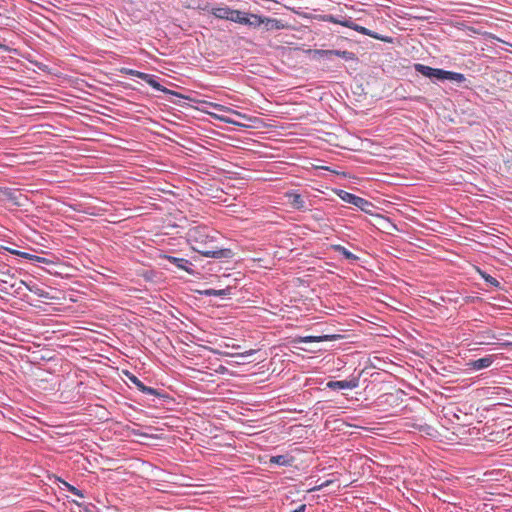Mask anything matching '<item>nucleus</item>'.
I'll return each mask as SVG.
<instances>
[{
	"label": "nucleus",
	"instance_id": "f257e3e1",
	"mask_svg": "<svg viewBox=\"0 0 512 512\" xmlns=\"http://www.w3.org/2000/svg\"><path fill=\"white\" fill-rule=\"evenodd\" d=\"M319 19L324 21V22H329V23H334V24H339V25H342L344 27H347V28H350L352 30H355L363 35H367V36H370L374 39H377V40H380V41H383L385 43H392L393 42V38L390 37V36H384V35H380L378 34L377 32H374L372 30H369L357 23H355L354 21H352L351 17H337V16H334L332 14H324V15H320L319 16Z\"/></svg>",
	"mask_w": 512,
	"mask_h": 512
},
{
	"label": "nucleus",
	"instance_id": "f03ea898",
	"mask_svg": "<svg viewBox=\"0 0 512 512\" xmlns=\"http://www.w3.org/2000/svg\"><path fill=\"white\" fill-rule=\"evenodd\" d=\"M413 67L417 73L429 78L433 82L450 80L462 83L466 81V77L462 73L447 71L440 68H432L421 63H415Z\"/></svg>",
	"mask_w": 512,
	"mask_h": 512
},
{
	"label": "nucleus",
	"instance_id": "7ed1b4c3",
	"mask_svg": "<svg viewBox=\"0 0 512 512\" xmlns=\"http://www.w3.org/2000/svg\"><path fill=\"white\" fill-rule=\"evenodd\" d=\"M213 243V240L205 242L196 241V244H193V250L209 258L222 259L233 257L234 253L231 249L218 248Z\"/></svg>",
	"mask_w": 512,
	"mask_h": 512
},
{
	"label": "nucleus",
	"instance_id": "20e7f679",
	"mask_svg": "<svg viewBox=\"0 0 512 512\" xmlns=\"http://www.w3.org/2000/svg\"><path fill=\"white\" fill-rule=\"evenodd\" d=\"M337 195L340 197L341 200L358 207L361 211L368 213V214L372 213V209L374 208V205L372 202L368 201L367 199H364L362 197H359L355 194H352V193L344 191V190H339Z\"/></svg>",
	"mask_w": 512,
	"mask_h": 512
},
{
	"label": "nucleus",
	"instance_id": "39448f33",
	"mask_svg": "<svg viewBox=\"0 0 512 512\" xmlns=\"http://www.w3.org/2000/svg\"><path fill=\"white\" fill-rule=\"evenodd\" d=\"M314 59L326 58L332 59V56H338L343 58L346 61H354L357 60V56L354 52L347 50H323V49H313L309 50Z\"/></svg>",
	"mask_w": 512,
	"mask_h": 512
},
{
	"label": "nucleus",
	"instance_id": "423d86ee",
	"mask_svg": "<svg viewBox=\"0 0 512 512\" xmlns=\"http://www.w3.org/2000/svg\"><path fill=\"white\" fill-rule=\"evenodd\" d=\"M145 82L148 83L154 89L161 91L167 95L172 96L171 98L168 99V101H170L173 104L179 105L181 102V99H186V97L183 96L182 94H180L176 91L170 90V89L164 87L163 85H161L157 81V77L155 75L148 74L147 78L145 79Z\"/></svg>",
	"mask_w": 512,
	"mask_h": 512
},
{
	"label": "nucleus",
	"instance_id": "0eeeda50",
	"mask_svg": "<svg viewBox=\"0 0 512 512\" xmlns=\"http://www.w3.org/2000/svg\"><path fill=\"white\" fill-rule=\"evenodd\" d=\"M126 376L129 379V381L131 383H133L137 387V389L139 391H141L142 393L148 394V395H153L158 398H169V396L166 393L161 392L155 388L146 386L138 377H136L131 372H126Z\"/></svg>",
	"mask_w": 512,
	"mask_h": 512
},
{
	"label": "nucleus",
	"instance_id": "6e6552de",
	"mask_svg": "<svg viewBox=\"0 0 512 512\" xmlns=\"http://www.w3.org/2000/svg\"><path fill=\"white\" fill-rule=\"evenodd\" d=\"M161 258L164 260H167L169 263L173 264L178 269L184 270V271L188 272L189 274L194 273L193 269L190 268V266H192V263L187 259L178 258L175 256L166 255V254L161 256Z\"/></svg>",
	"mask_w": 512,
	"mask_h": 512
},
{
	"label": "nucleus",
	"instance_id": "1a4fd4ad",
	"mask_svg": "<svg viewBox=\"0 0 512 512\" xmlns=\"http://www.w3.org/2000/svg\"><path fill=\"white\" fill-rule=\"evenodd\" d=\"M212 238H209V236L206 234V228L203 227H196L188 232V241L193 246V244H196V241L205 242V241H211Z\"/></svg>",
	"mask_w": 512,
	"mask_h": 512
},
{
	"label": "nucleus",
	"instance_id": "9d476101",
	"mask_svg": "<svg viewBox=\"0 0 512 512\" xmlns=\"http://www.w3.org/2000/svg\"><path fill=\"white\" fill-rule=\"evenodd\" d=\"M494 360L495 355H486L485 357L477 360H470L466 363V366L471 370H481L490 367Z\"/></svg>",
	"mask_w": 512,
	"mask_h": 512
},
{
	"label": "nucleus",
	"instance_id": "9b49d317",
	"mask_svg": "<svg viewBox=\"0 0 512 512\" xmlns=\"http://www.w3.org/2000/svg\"><path fill=\"white\" fill-rule=\"evenodd\" d=\"M357 386L358 379L356 378H353L351 380L329 381L326 384V387L332 390L354 389Z\"/></svg>",
	"mask_w": 512,
	"mask_h": 512
},
{
	"label": "nucleus",
	"instance_id": "f8f14e48",
	"mask_svg": "<svg viewBox=\"0 0 512 512\" xmlns=\"http://www.w3.org/2000/svg\"><path fill=\"white\" fill-rule=\"evenodd\" d=\"M262 20V25H264L266 31L283 30L289 27L287 23H284L282 20L275 18L262 16Z\"/></svg>",
	"mask_w": 512,
	"mask_h": 512
},
{
	"label": "nucleus",
	"instance_id": "ddd939ff",
	"mask_svg": "<svg viewBox=\"0 0 512 512\" xmlns=\"http://www.w3.org/2000/svg\"><path fill=\"white\" fill-rule=\"evenodd\" d=\"M262 23V16L253 13H246V17L242 21V25H247L252 28H258Z\"/></svg>",
	"mask_w": 512,
	"mask_h": 512
},
{
	"label": "nucleus",
	"instance_id": "4468645a",
	"mask_svg": "<svg viewBox=\"0 0 512 512\" xmlns=\"http://www.w3.org/2000/svg\"><path fill=\"white\" fill-rule=\"evenodd\" d=\"M231 10L228 6H218L211 9V14L218 19L229 20Z\"/></svg>",
	"mask_w": 512,
	"mask_h": 512
},
{
	"label": "nucleus",
	"instance_id": "2eb2a0df",
	"mask_svg": "<svg viewBox=\"0 0 512 512\" xmlns=\"http://www.w3.org/2000/svg\"><path fill=\"white\" fill-rule=\"evenodd\" d=\"M332 249L341 254L345 259L349 260L350 262H356L359 260V257L356 256L355 254H353L352 252H350L349 250H347L344 246L342 245H332Z\"/></svg>",
	"mask_w": 512,
	"mask_h": 512
},
{
	"label": "nucleus",
	"instance_id": "dca6fc26",
	"mask_svg": "<svg viewBox=\"0 0 512 512\" xmlns=\"http://www.w3.org/2000/svg\"><path fill=\"white\" fill-rule=\"evenodd\" d=\"M293 460L294 458L289 455H276L270 458V463L279 466H291Z\"/></svg>",
	"mask_w": 512,
	"mask_h": 512
},
{
	"label": "nucleus",
	"instance_id": "f3484780",
	"mask_svg": "<svg viewBox=\"0 0 512 512\" xmlns=\"http://www.w3.org/2000/svg\"><path fill=\"white\" fill-rule=\"evenodd\" d=\"M291 205L298 210L305 208V200L300 194L293 193L289 195Z\"/></svg>",
	"mask_w": 512,
	"mask_h": 512
},
{
	"label": "nucleus",
	"instance_id": "a211bd4d",
	"mask_svg": "<svg viewBox=\"0 0 512 512\" xmlns=\"http://www.w3.org/2000/svg\"><path fill=\"white\" fill-rule=\"evenodd\" d=\"M334 335H322V336H306L301 338V342H323L334 339Z\"/></svg>",
	"mask_w": 512,
	"mask_h": 512
},
{
	"label": "nucleus",
	"instance_id": "6ab92c4d",
	"mask_svg": "<svg viewBox=\"0 0 512 512\" xmlns=\"http://www.w3.org/2000/svg\"><path fill=\"white\" fill-rule=\"evenodd\" d=\"M0 190L8 200L12 201L16 205H20V203L17 201L16 190H14L12 188H8V187L0 188Z\"/></svg>",
	"mask_w": 512,
	"mask_h": 512
},
{
	"label": "nucleus",
	"instance_id": "aec40b11",
	"mask_svg": "<svg viewBox=\"0 0 512 512\" xmlns=\"http://www.w3.org/2000/svg\"><path fill=\"white\" fill-rule=\"evenodd\" d=\"M231 290H232L231 287H227L225 289H220V290L207 289V290H205L204 294L206 296H221L222 297V296L231 294Z\"/></svg>",
	"mask_w": 512,
	"mask_h": 512
},
{
	"label": "nucleus",
	"instance_id": "412c9836",
	"mask_svg": "<svg viewBox=\"0 0 512 512\" xmlns=\"http://www.w3.org/2000/svg\"><path fill=\"white\" fill-rule=\"evenodd\" d=\"M480 272V275L481 277L488 283L490 284L491 286L495 287V288H499L501 289V283L496 279L494 278L493 276H491L490 274L484 272V271H479Z\"/></svg>",
	"mask_w": 512,
	"mask_h": 512
},
{
	"label": "nucleus",
	"instance_id": "4be33fe9",
	"mask_svg": "<svg viewBox=\"0 0 512 512\" xmlns=\"http://www.w3.org/2000/svg\"><path fill=\"white\" fill-rule=\"evenodd\" d=\"M245 17H246V12L232 9L229 20L233 21L235 23L242 24V21L244 20Z\"/></svg>",
	"mask_w": 512,
	"mask_h": 512
},
{
	"label": "nucleus",
	"instance_id": "5701e85b",
	"mask_svg": "<svg viewBox=\"0 0 512 512\" xmlns=\"http://www.w3.org/2000/svg\"><path fill=\"white\" fill-rule=\"evenodd\" d=\"M121 73H124L126 75H130V76L138 77V78L142 79L143 81H145V79L148 76L147 73L140 72V71H137V70H134V69H130V68H122L121 69Z\"/></svg>",
	"mask_w": 512,
	"mask_h": 512
},
{
	"label": "nucleus",
	"instance_id": "b1692460",
	"mask_svg": "<svg viewBox=\"0 0 512 512\" xmlns=\"http://www.w3.org/2000/svg\"><path fill=\"white\" fill-rule=\"evenodd\" d=\"M63 484L66 486V488L69 492L73 493L76 496L84 497V494L80 489L76 488L75 486H73L65 481L63 482Z\"/></svg>",
	"mask_w": 512,
	"mask_h": 512
},
{
	"label": "nucleus",
	"instance_id": "393cba45",
	"mask_svg": "<svg viewBox=\"0 0 512 512\" xmlns=\"http://www.w3.org/2000/svg\"><path fill=\"white\" fill-rule=\"evenodd\" d=\"M9 277H12L9 269H7L6 271L0 269V282L7 283Z\"/></svg>",
	"mask_w": 512,
	"mask_h": 512
},
{
	"label": "nucleus",
	"instance_id": "a878e982",
	"mask_svg": "<svg viewBox=\"0 0 512 512\" xmlns=\"http://www.w3.org/2000/svg\"><path fill=\"white\" fill-rule=\"evenodd\" d=\"M17 255L22 257V258L28 259L30 261L35 260L34 258L36 257V255L30 254V253H27V252H17Z\"/></svg>",
	"mask_w": 512,
	"mask_h": 512
},
{
	"label": "nucleus",
	"instance_id": "bb28decb",
	"mask_svg": "<svg viewBox=\"0 0 512 512\" xmlns=\"http://www.w3.org/2000/svg\"><path fill=\"white\" fill-rule=\"evenodd\" d=\"M34 259L35 260H33V262L44 263V264L52 263L49 259L37 256V255H36V257Z\"/></svg>",
	"mask_w": 512,
	"mask_h": 512
},
{
	"label": "nucleus",
	"instance_id": "cd10ccee",
	"mask_svg": "<svg viewBox=\"0 0 512 512\" xmlns=\"http://www.w3.org/2000/svg\"><path fill=\"white\" fill-rule=\"evenodd\" d=\"M30 291L36 293L39 297L48 298V292H45L44 290L37 289V291H34L33 289H29Z\"/></svg>",
	"mask_w": 512,
	"mask_h": 512
},
{
	"label": "nucleus",
	"instance_id": "c85d7f7f",
	"mask_svg": "<svg viewBox=\"0 0 512 512\" xmlns=\"http://www.w3.org/2000/svg\"><path fill=\"white\" fill-rule=\"evenodd\" d=\"M330 483H331V481H326V482L322 483L321 485L316 486V487H314V488L310 489V491L320 490V489H322L323 487L328 486Z\"/></svg>",
	"mask_w": 512,
	"mask_h": 512
},
{
	"label": "nucleus",
	"instance_id": "c756f323",
	"mask_svg": "<svg viewBox=\"0 0 512 512\" xmlns=\"http://www.w3.org/2000/svg\"><path fill=\"white\" fill-rule=\"evenodd\" d=\"M431 429V426L427 425V424H424V425H420L419 426V430L421 432H426L427 434H429L428 430Z\"/></svg>",
	"mask_w": 512,
	"mask_h": 512
},
{
	"label": "nucleus",
	"instance_id": "7c9ffc66",
	"mask_svg": "<svg viewBox=\"0 0 512 512\" xmlns=\"http://www.w3.org/2000/svg\"><path fill=\"white\" fill-rule=\"evenodd\" d=\"M306 511V505L302 504L297 509L293 510L292 512H305Z\"/></svg>",
	"mask_w": 512,
	"mask_h": 512
},
{
	"label": "nucleus",
	"instance_id": "2f4dec72",
	"mask_svg": "<svg viewBox=\"0 0 512 512\" xmlns=\"http://www.w3.org/2000/svg\"><path fill=\"white\" fill-rule=\"evenodd\" d=\"M253 350L246 351L245 353L241 354L240 356H249L253 354Z\"/></svg>",
	"mask_w": 512,
	"mask_h": 512
},
{
	"label": "nucleus",
	"instance_id": "473e14b6",
	"mask_svg": "<svg viewBox=\"0 0 512 512\" xmlns=\"http://www.w3.org/2000/svg\"><path fill=\"white\" fill-rule=\"evenodd\" d=\"M0 49L7 50L8 48L6 45L0 43Z\"/></svg>",
	"mask_w": 512,
	"mask_h": 512
},
{
	"label": "nucleus",
	"instance_id": "72a5a7b5",
	"mask_svg": "<svg viewBox=\"0 0 512 512\" xmlns=\"http://www.w3.org/2000/svg\"><path fill=\"white\" fill-rule=\"evenodd\" d=\"M10 252H11L12 254L17 255V252H19V251H18V250H10Z\"/></svg>",
	"mask_w": 512,
	"mask_h": 512
},
{
	"label": "nucleus",
	"instance_id": "f704fd0d",
	"mask_svg": "<svg viewBox=\"0 0 512 512\" xmlns=\"http://www.w3.org/2000/svg\"><path fill=\"white\" fill-rule=\"evenodd\" d=\"M73 503L76 504V505H79V506L81 505L79 502H77L75 500H73Z\"/></svg>",
	"mask_w": 512,
	"mask_h": 512
}]
</instances>
